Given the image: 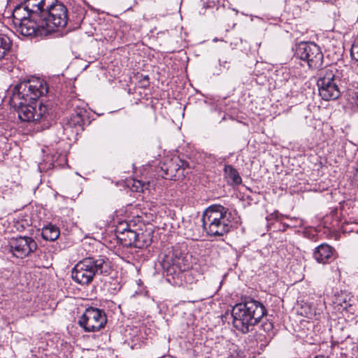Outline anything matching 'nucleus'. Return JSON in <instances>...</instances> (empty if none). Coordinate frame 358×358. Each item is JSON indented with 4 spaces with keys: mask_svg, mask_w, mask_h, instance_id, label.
<instances>
[{
    "mask_svg": "<svg viewBox=\"0 0 358 358\" xmlns=\"http://www.w3.org/2000/svg\"><path fill=\"white\" fill-rule=\"evenodd\" d=\"M41 236L46 241H54L59 237V230L55 225L49 224L42 229Z\"/></svg>",
    "mask_w": 358,
    "mask_h": 358,
    "instance_id": "nucleus-18",
    "label": "nucleus"
},
{
    "mask_svg": "<svg viewBox=\"0 0 358 358\" xmlns=\"http://www.w3.org/2000/svg\"><path fill=\"white\" fill-rule=\"evenodd\" d=\"M110 271V262L106 257H87L76 264L71 271V277L77 283L85 285L92 282L96 275H107Z\"/></svg>",
    "mask_w": 358,
    "mask_h": 358,
    "instance_id": "nucleus-4",
    "label": "nucleus"
},
{
    "mask_svg": "<svg viewBox=\"0 0 358 358\" xmlns=\"http://www.w3.org/2000/svg\"><path fill=\"white\" fill-rule=\"evenodd\" d=\"M15 27L16 31L24 36H47L39 17H29Z\"/></svg>",
    "mask_w": 358,
    "mask_h": 358,
    "instance_id": "nucleus-10",
    "label": "nucleus"
},
{
    "mask_svg": "<svg viewBox=\"0 0 358 358\" xmlns=\"http://www.w3.org/2000/svg\"><path fill=\"white\" fill-rule=\"evenodd\" d=\"M46 83L39 79L20 82L15 86L10 99L22 122L35 121V106L34 104L41 96L46 94Z\"/></svg>",
    "mask_w": 358,
    "mask_h": 358,
    "instance_id": "nucleus-1",
    "label": "nucleus"
},
{
    "mask_svg": "<svg viewBox=\"0 0 358 358\" xmlns=\"http://www.w3.org/2000/svg\"><path fill=\"white\" fill-rule=\"evenodd\" d=\"M261 327L265 332H270L273 330V324L271 322L267 320L262 324Z\"/></svg>",
    "mask_w": 358,
    "mask_h": 358,
    "instance_id": "nucleus-28",
    "label": "nucleus"
},
{
    "mask_svg": "<svg viewBox=\"0 0 358 358\" xmlns=\"http://www.w3.org/2000/svg\"><path fill=\"white\" fill-rule=\"evenodd\" d=\"M55 2L56 0H27L24 3L25 8L32 14V17H40L41 13Z\"/></svg>",
    "mask_w": 358,
    "mask_h": 358,
    "instance_id": "nucleus-14",
    "label": "nucleus"
},
{
    "mask_svg": "<svg viewBox=\"0 0 358 358\" xmlns=\"http://www.w3.org/2000/svg\"><path fill=\"white\" fill-rule=\"evenodd\" d=\"M190 277H191V274L190 273H187L185 275V281L187 283H192V282L190 281Z\"/></svg>",
    "mask_w": 358,
    "mask_h": 358,
    "instance_id": "nucleus-29",
    "label": "nucleus"
},
{
    "mask_svg": "<svg viewBox=\"0 0 358 358\" xmlns=\"http://www.w3.org/2000/svg\"><path fill=\"white\" fill-rule=\"evenodd\" d=\"M13 24L16 25L32 17V14L25 8V4L22 3L15 8L13 12Z\"/></svg>",
    "mask_w": 358,
    "mask_h": 358,
    "instance_id": "nucleus-16",
    "label": "nucleus"
},
{
    "mask_svg": "<svg viewBox=\"0 0 358 358\" xmlns=\"http://www.w3.org/2000/svg\"><path fill=\"white\" fill-rule=\"evenodd\" d=\"M137 232L131 229L126 231L124 233H121L120 235H117V239L126 247H134Z\"/></svg>",
    "mask_w": 358,
    "mask_h": 358,
    "instance_id": "nucleus-17",
    "label": "nucleus"
},
{
    "mask_svg": "<svg viewBox=\"0 0 358 358\" xmlns=\"http://www.w3.org/2000/svg\"><path fill=\"white\" fill-rule=\"evenodd\" d=\"M48 106L41 103L38 106V111L35 109V121H38L45 117L48 113Z\"/></svg>",
    "mask_w": 358,
    "mask_h": 358,
    "instance_id": "nucleus-24",
    "label": "nucleus"
},
{
    "mask_svg": "<svg viewBox=\"0 0 358 358\" xmlns=\"http://www.w3.org/2000/svg\"><path fill=\"white\" fill-rule=\"evenodd\" d=\"M295 55L306 61L310 69H319L323 64V54L315 43L301 42L296 48Z\"/></svg>",
    "mask_w": 358,
    "mask_h": 358,
    "instance_id": "nucleus-7",
    "label": "nucleus"
},
{
    "mask_svg": "<svg viewBox=\"0 0 358 358\" xmlns=\"http://www.w3.org/2000/svg\"><path fill=\"white\" fill-rule=\"evenodd\" d=\"M332 255L331 248L327 244H322L315 249L313 257L317 262L325 264Z\"/></svg>",
    "mask_w": 358,
    "mask_h": 358,
    "instance_id": "nucleus-15",
    "label": "nucleus"
},
{
    "mask_svg": "<svg viewBox=\"0 0 358 358\" xmlns=\"http://www.w3.org/2000/svg\"><path fill=\"white\" fill-rule=\"evenodd\" d=\"M190 257L178 247H174L164 255L162 266L168 275L178 277L190 267Z\"/></svg>",
    "mask_w": 358,
    "mask_h": 358,
    "instance_id": "nucleus-5",
    "label": "nucleus"
},
{
    "mask_svg": "<svg viewBox=\"0 0 358 358\" xmlns=\"http://www.w3.org/2000/svg\"><path fill=\"white\" fill-rule=\"evenodd\" d=\"M133 186L135 188L136 192H143L145 189L148 188L147 185L145 183H143L140 180L134 181Z\"/></svg>",
    "mask_w": 358,
    "mask_h": 358,
    "instance_id": "nucleus-26",
    "label": "nucleus"
},
{
    "mask_svg": "<svg viewBox=\"0 0 358 358\" xmlns=\"http://www.w3.org/2000/svg\"><path fill=\"white\" fill-rule=\"evenodd\" d=\"M266 314L264 306L255 299L237 303L231 310L233 327L241 333L247 334Z\"/></svg>",
    "mask_w": 358,
    "mask_h": 358,
    "instance_id": "nucleus-2",
    "label": "nucleus"
},
{
    "mask_svg": "<svg viewBox=\"0 0 358 358\" xmlns=\"http://www.w3.org/2000/svg\"><path fill=\"white\" fill-rule=\"evenodd\" d=\"M152 238L149 233H137V237L135 241L134 248H144L150 245Z\"/></svg>",
    "mask_w": 358,
    "mask_h": 358,
    "instance_id": "nucleus-20",
    "label": "nucleus"
},
{
    "mask_svg": "<svg viewBox=\"0 0 358 358\" xmlns=\"http://www.w3.org/2000/svg\"><path fill=\"white\" fill-rule=\"evenodd\" d=\"M224 171L226 178L231 184L240 185L242 182V179L238 172L231 165H226Z\"/></svg>",
    "mask_w": 358,
    "mask_h": 358,
    "instance_id": "nucleus-19",
    "label": "nucleus"
},
{
    "mask_svg": "<svg viewBox=\"0 0 358 358\" xmlns=\"http://www.w3.org/2000/svg\"><path fill=\"white\" fill-rule=\"evenodd\" d=\"M315 358H328L327 357H324V356H317Z\"/></svg>",
    "mask_w": 358,
    "mask_h": 358,
    "instance_id": "nucleus-30",
    "label": "nucleus"
},
{
    "mask_svg": "<svg viewBox=\"0 0 358 358\" xmlns=\"http://www.w3.org/2000/svg\"><path fill=\"white\" fill-rule=\"evenodd\" d=\"M337 92L339 95L344 94L351 103L358 106V85L349 84L347 86L345 78L340 80L339 87L337 85Z\"/></svg>",
    "mask_w": 358,
    "mask_h": 358,
    "instance_id": "nucleus-13",
    "label": "nucleus"
},
{
    "mask_svg": "<svg viewBox=\"0 0 358 358\" xmlns=\"http://www.w3.org/2000/svg\"><path fill=\"white\" fill-rule=\"evenodd\" d=\"M341 296H337V313L339 312L344 316V312L348 313L351 309L352 306L345 299H341ZM338 323H340V320H344L343 317H340L337 315Z\"/></svg>",
    "mask_w": 358,
    "mask_h": 358,
    "instance_id": "nucleus-22",
    "label": "nucleus"
},
{
    "mask_svg": "<svg viewBox=\"0 0 358 358\" xmlns=\"http://www.w3.org/2000/svg\"><path fill=\"white\" fill-rule=\"evenodd\" d=\"M231 213L229 209L219 204L210 206L202 215V227L210 236H222L231 227Z\"/></svg>",
    "mask_w": 358,
    "mask_h": 358,
    "instance_id": "nucleus-3",
    "label": "nucleus"
},
{
    "mask_svg": "<svg viewBox=\"0 0 358 358\" xmlns=\"http://www.w3.org/2000/svg\"><path fill=\"white\" fill-rule=\"evenodd\" d=\"M180 171V167L178 164H175L173 162L165 170V176H164L166 179H172L173 177H176V175L174 171L178 172Z\"/></svg>",
    "mask_w": 358,
    "mask_h": 358,
    "instance_id": "nucleus-23",
    "label": "nucleus"
},
{
    "mask_svg": "<svg viewBox=\"0 0 358 358\" xmlns=\"http://www.w3.org/2000/svg\"><path fill=\"white\" fill-rule=\"evenodd\" d=\"M107 323V316L103 310L89 307L78 320V324L85 332H95L103 329Z\"/></svg>",
    "mask_w": 358,
    "mask_h": 358,
    "instance_id": "nucleus-8",
    "label": "nucleus"
},
{
    "mask_svg": "<svg viewBox=\"0 0 358 358\" xmlns=\"http://www.w3.org/2000/svg\"><path fill=\"white\" fill-rule=\"evenodd\" d=\"M129 229L127 223H120L116 228V234L120 235L121 233H124Z\"/></svg>",
    "mask_w": 358,
    "mask_h": 358,
    "instance_id": "nucleus-27",
    "label": "nucleus"
},
{
    "mask_svg": "<svg viewBox=\"0 0 358 358\" xmlns=\"http://www.w3.org/2000/svg\"><path fill=\"white\" fill-rule=\"evenodd\" d=\"M350 55L352 59L358 62V41L352 45Z\"/></svg>",
    "mask_w": 358,
    "mask_h": 358,
    "instance_id": "nucleus-25",
    "label": "nucleus"
},
{
    "mask_svg": "<svg viewBox=\"0 0 358 358\" xmlns=\"http://www.w3.org/2000/svg\"><path fill=\"white\" fill-rule=\"evenodd\" d=\"M357 181H358V180H357Z\"/></svg>",
    "mask_w": 358,
    "mask_h": 358,
    "instance_id": "nucleus-31",
    "label": "nucleus"
},
{
    "mask_svg": "<svg viewBox=\"0 0 358 358\" xmlns=\"http://www.w3.org/2000/svg\"><path fill=\"white\" fill-rule=\"evenodd\" d=\"M10 251L17 258L23 259L34 252L38 248L33 238L27 236H18L8 241Z\"/></svg>",
    "mask_w": 358,
    "mask_h": 358,
    "instance_id": "nucleus-9",
    "label": "nucleus"
},
{
    "mask_svg": "<svg viewBox=\"0 0 358 358\" xmlns=\"http://www.w3.org/2000/svg\"><path fill=\"white\" fill-rule=\"evenodd\" d=\"M12 45L11 40L5 34L0 32V60H1L10 49Z\"/></svg>",
    "mask_w": 358,
    "mask_h": 358,
    "instance_id": "nucleus-21",
    "label": "nucleus"
},
{
    "mask_svg": "<svg viewBox=\"0 0 358 358\" xmlns=\"http://www.w3.org/2000/svg\"><path fill=\"white\" fill-rule=\"evenodd\" d=\"M86 117L87 111L85 108H76L69 119L67 120L64 127V130L72 129V132L76 134L83 131V124Z\"/></svg>",
    "mask_w": 358,
    "mask_h": 358,
    "instance_id": "nucleus-12",
    "label": "nucleus"
},
{
    "mask_svg": "<svg viewBox=\"0 0 358 358\" xmlns=\"http://www.w3.org/2000/svg\"><path fill=\"white\" fill-rule=\"evenodd\" d=\"M41 23L46 35L55 31L59 27H64L68 21L67 9L57 0L50 7L45 9L40 15Z\"/></svg>",
    "mask_w": 358,
    "mask_h": 358,
    "instance_id": "nucleus-6",
    "label": "nucleus"
},
{
    "mask_svg": "<svg viewBox=\"0 0 358 358\" xmlns=\"http://www.w3.org/2000/svg\"><path fill=\"white\" fill-rule=\"evenodd\" d=\"M335 76L331 72H327L324 77L318 84L320 88V95L327 101L334 100V92L336 91V83L334 82Z\"/></svg>",
    "mask_w": 358,
    "mask_h": 358,
    "instance_id": "nucleus-11",
    "label": "nucleus"
}]
</instances>
